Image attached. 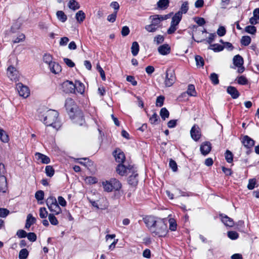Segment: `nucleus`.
I'll use <instances>...</instances> for the list:
<instances>
[{
  "instance_id": "obj_8",
  "label": "nucleus",
  "mask_w": 259,
  "mask_h": 259,
  "mask_svg": "<svg viewBox=\"0 0 259 259\" xmlns=\"http://www.w3.org/2000/svg\"><path fill=\"white\" fill-rule=\"evenodd\" d=\"M168 18L169 16L167 15H155L150 17V19L151 20V23H152L155 27H157V28L159 27V24L161 21L166 20Z\"/></svg>"
},
{
  "instance_id": "obj_14",
  "label": "nucleus",
  "mask_w": 259,
  "mask_h": 259,
  "mask_svg": "<svg viewBox=\"0 0 259 259\" xmlns=\"http://www.w3.org/2000/svg\"><path fill=\"white\" fill-rule=\"evenodd\" d=\"M65 106L68 112L73 113L74 112L76 106L72 99L67 98L66 100Z\"/></svg>"
},
{
  "instance_id": "obj_55",
  "label": "nucleus",
  "mask_w": 259,
  "mask_h": 259,
  "mask_svg": "<svg viewBox=\"0 0 259 259\" xmlns=\"http://www.w3.org/2000/svg\"><path fill=\"white\" fill-rule=\"evenodd\" d=\"M26 236L30 241L34 242L36 240V235L34 233H29L27 234Z\"/></svg>"
},
{
  "instance_id": "obj_56",
  "label": "nucleus",
  "mask_w": 259,
  "mask_h": 259,
  "mask_svg": "<svg viewBox=\"0 0 259 259\" xmlns=\"http://www.w3.org/2000/svg\"><path fill=\"white\" fill-rule=\"evenodd\" d=\"M256 180L255 179H250L249 180V182L247 185V188L249 190H252L254 188Z\"/></svg>"
},
{
  "instance_id": "obj_36",
  "label": "nucleus",
  "mask_w": 259,
  "mask_h": 259,
  "mask_svg": "<svg viewBox=\"0 0 259 259\" xmlns=\"http://www.w3.org/2000/svg\"><path fill=\"white\" fill-rule=\"evenodd\" d=\"M55 215L56 214L50 213L48 215V219L52 225L56 226L59 224V222Z\"/></svg>"
},
{
  "instance_id": "obj_43",
  "label": "nucleus",
  "mask_w": 259,
  "mask_h": 259,
  "mask_svg": "<svg viewBox=\"0 0 259 259\" xmlns=\"http://www.w3.org/2000/svg\"><path fill=\"white\" fill-rule=\"evenodd\" d=\"M164 40V36L162 35H157L155 36L153 39V42L156 45L162 44Z\"/></svg>"
},
{
  "instance_id": "obj_42",
  "label": "nucleus",
  "mask_w": 259,
  "mask_h": 259,
  "mask_svg": "<svg viewBox=\"0 0 259 259\" xmlns=\"http://www.w3.org/2000/svg\"><path fill=\"white\" fill-rule=\"evenodd\" d=\"M251 42V38L249 36H243L241 39V43L242 45L247 46Z\"/></svg>"
},
{
  "instance_id": "obj_29",
  "label": "nucleus",
  "mask_w": 259,
  "mask_h": 259,
  "mask_svg": "<svg viewBox=\"0 0 259 259\" xmlns=\"http://www.w3.org/2000/svg\"><path fill=\"white\" fill-rule=\"evenodd\" d=\"M131 51L133 56H136L138 55L139 51V46L137 41L133 42L131 47Z\"/></svg>"
},
{
  "instance_id": "obj_39",
  "label": "nucleus",
  "mask_w": 259,
  "mask_h": 259,
  "mask_svg": "<svg viewBox=\"0 0 259 259\" xmlns=\"http://www.w3.org/2000/svg\"><path fill=\"white\" fill-rule=\"evenodd\" d=\"M45 172L47 176L52 177L55 173L54 169L51 165H47L45 168Z\"/></svg>"
},
{
  "instance_id": "obj_46",
  "label": "nucleus",
  "mask_w": 259,
  "mask_h": 259,
  "mask_svg": "<svg viewBox=\"0 0 259 259\" xmlns=\"http://www.w3.org/2000/svg\"><path fill=\"white\" fill-rule=\"evenodd\" d=\"M28 255V251L26 249H22L19 252V257L20 259H26Z\"/></svg>"
},
{
  "instance_id": "obj_48",
  "label": "nucleus",
  "mask_w": 259,
  "mask_h": 259,
  "mask_svg": "<svg viewBox=\"0 0 259 259\" xmlns=\"http://www.w3.org/2000/svg\"><path fill=\"white\" fill-rule=\"evenodd\" d=\"M245 30L246 32L253 34L256 31V27L254 26H247L245 28Z\"/></svg>"
},
{
  "instance_id": "obj_1",
  "label": "nucleus",
  "mask_w": 259,
  "mask_h": 259,
  "mask_svg": "<svg viewBox=\"0 0 259 259\" xmlns=\"http://www.w3.org/2000/svg\"><path fill=\"white\" fill-rule=\"evenodd\" d=\"M146 226L154 236L164 237L168 233L166 219L156 218L153 216H146L143 219Z\"/></svg>"
},
{
  "instance_id": "obj_50",
  "label": "nucleus",
  "mask_w": 259,
  "mask_h": 259,
  "mask_svg": "<svg viewBox=\"0 0 259 259\" xmlns=\"http://www.w3.org/2000/svg\"><path fill=\"white\" fill-rule=\"evenodd\" d=\"M210 78L214 84H218L219 83L218 75L215 73H212L210 75Z\"/></svg>"
},
{
  "instance_id": "obj_16",
  "label": "nucleus",
  "mask_w": 259,
  "mask_h": 259,
  "mask_svg": "<svg viewBox=\"0 0 259 259\" xmlns=\"http://www.w3.org/2000/svg\"><path fill=\"white\" fill-rule=\"evenodd\" d=\"M114 156L117 162L122 163L125 160V156L123 152L120 149H116L114 152Z\"/></svg>"
},
{
  "instance_id": "obj_24",
  "label": "nucleus",
  "mask_w": 259,
  "mask_h": 259,
  "mask_svg": "<svg viewBox=\"0 0 259 259\" xmlns=\"http://www.w3.org/2000/svg\"><path fill=\"white\" fill-rule=\"evenodd\" d=\"M36 219L32 216L31 214H28L27 217V219L25 224V228L28 229L30 226L35 223Z\"/></svg>"
},
{
  "instance_id": "obj_5",
  "label": "nucleus",
  "mask_w": 259,
  "mask_h": 259,
  "mask_svg": "<svg viewBox=\"0 0 259 259\" xmlns=\"http://www.w3.org/2000/svg\"><path fill=\"white\" fill-rule=\"evenodd\" d=\"M192 29L193 38L197 42H201L204 38L202 35L206 32V30L204 29L203 30H199L196 26H193Z\"/></svg>"
},
{
  "instance_id": "obj_49",
  "label": "nucleus",
  "mask_w": 259,
  "mask_h": 259,
  "mask_svg": "<svg viewBox=\"0 0 259 259\" xmlns=\"http://www.w3.org/2000/svg\"><path fill=\"white\" fill-rule=\"evenodd\" d=\"M195 61L197 67H202L204 65V61L203 58L201 56H196Z\"/></svg>"
},
{
  "instance_id": "obj_34",
  "label": "nucleus",
  "mask_w": 259,
  "mask_h": 259,
  "mask_svg": "<svg viewBox=\"0 0 259 259\" xmlns=\"http://www.w3.org/2000/svg\"><path fill=\"white\" fill-rule=\"evenodd\" d=\"M208 49L213 50L214 52H220L224 49V47L221 45L215 44L213 45H210L208 47Z\"/></svg>"
},
{
  "instance_id": "obj_7",
  "label": "nucleus",
  "mask_w": 259,
  "mask_h": 259,
  "mask_svg": "<svg viewBox=\"0 0 259 259\" xmlns=\"http://www.w3.org/2000/svg\"><path fill=\"white\" fill-rule=\"evenodd\" d=\"M176 81V76L174 71L167 70L166 72L164 84L167 87H171Z\"/></svg>"
},
{
  "instance_id": "obj_12",
  "label": "nucleus",
  "mask_w": 259,
  "mask_h": 259,
  "mask_svg": "<svg viewBox=\"0 0 259 259\" xmlns=\"http://www.w3.org/2000/svg\"><path fill=\"white\" fill-rule=\"evenodd\" d=\"M190 134L192 138L195 141H198L201 137L200 130L199 127L196 125L192 127Z\"/></svg>"
},
{
  "instance_id": "obj_35",
  "label": "nucleus",
  "mask_w": 259,
  "mask_h": 259,
  "mask_svg": "<svg viewBox=\"0 0 259 259\" xmlns=\"http://www.w3.org/2000/svg\"><path fill=\"white\" fill-rule=\"evenodd\" d=\"M43 61L49 66L50 64H52L53 62V57L50 54H45L43 56Z\"/></svg>"
},
{
  "instance_id": "obj_40",
  "label": "nucleus",
  "mask_w": 259,
  "mask_h": 259,
  "mask_svg": "<svg viewBox=\"0 0 259 259\" xmlns=\"http://www.w3.org/2000/svg\"><path fill=\"white\" fill-rule=\"evenodd\" d=\"M168 222H169V230L172 231H176L177 229V226L176 221L174 219L170 218L169 219Z\"/></svg>"
},
{
  "instance_id": "obj_47",
  "label": "nucleus",
  "mask_w": 259,
  "mask_h": 259,
  "mask_svg": "<svg viewBox=\"0 0 259 259\" xmlns=\"http://www.w3.org/2000/svg\"><path fill=\"white\" fill-rule=\"evenodd\" d=\"M145 29L149 32H155L158 28L151 23L150 24L146 25Z\"/></svg>"
},
{
  "instance_id": "obj_25",
  "label": "nucleus",
  "mask_w": 259,
  "mask_h": 259,
  "mask_svg": "<svg viewBox=\"0 0 259 259\" xmlns=\"http://www.w3.org/2000/svg\"><path fill=\"white\" fill-rule=\"evenodd\" d=\"M222 221L226 226L232 227L234 225L233 220L227 215L222 216Z\"/></svg>"
},
{
  "instance_id": "obj_13",
  "label": "nucleus",
  "mask_w": 259,
  "mask_h": 259,
  "mask_svg": "<svg viewBox=\"0 0 259 259\" xmlns=\"http://www.w3.org/2000/svg\"><path fill=\"white\" fill-rule=\"evenodd\" d=\"M35 157L38 163L43 164H48L50 162V158L46 155L41 154L39 152H36L35 154Z\"/></svg>"
},
{
  "instance_id": "obj_2",
  "label": "nucleus",
  "mask_w": 259,
  "mask_h": 259,
  "mask_svg": "<svg viewBox=\"0 0 259 259\" xmlns=\"http://www.w3.org/2000/svg\"><path fill=\"white\" fill-rule=\"evenodd\" d=\"M58 112L54 110H44L39 113V119L47 126H51L56 130L61 127V123L58 119Z\"/></svg>"
},
{
  "instance_id": "obj_26",
  "label": "nucleus",
  "mask_w": 259,
  "mask_h": 259,
  "mask_svg": "<svg viewBox=\"0 0 259 259\" xmlns=\"http://www.w3.org/2000/svg\"><path fill=\"white\" fill-rule=\"evenodd\" d=\"M182 15L180 13H176L172 18L171 23L178 26L182 19Z\"/></svg>"
},
{
  "instance_id": "obj_37",
  "label": "nucleus",
  "mask_w": 259,
  "mask_h": 259,
  "mask_svg": "<svg viewBox=\"0 0 259 259\" xmlns=\"http://www.w3.org/2000/svg\"><path fill=\"white\" fill-rule=\"evenodd\" d=\"M169 4V0H159L157 3L158 7L162 9H166Z\"/></svg>"
},
{
  "instance_id": "obj_54",
  "label": "nucleus",
  "mask_w": 259,
  "mask_h": 259,
  "mask_svg": "<svg viewBox=\"0 0 259 259\" xmlns=\"http://www.w3.org/2000/svg\"><path fill=\"white\" fill-rule=\"evenodd\" d=\"M225 158L227 161L229 163H231L233 161V155L229 150L226 151Z\"/></svg>"
},
{
  "instance_id": "obj_28",
  "label": "nucleus",
  "mask_w": 259,
  "mask_h": 259,
  "mask_svg": "<svg viewBox=\"0 0 259 259\" xmlns=\"http://www.w3.org/2000/svg\"><path fill=\"white\" fill-rule=\"evenodd\" d=\"M0 140L4 143H8L9 140V136L5 131L0 128Z\"/></svg>"
},
{
  "instance_id": "obj_58",
  "label": "nucleus",
  "mask_w": 259,
  "mask_h": 259,
  "mask_svg": "<svg viewBox=\"0 0 259 259\" xmlns=\"http://www.w3.org/2000/svg\"><path fill=\"white\" fill-rule=\"evenodd\" d=\"M164 98L163 96H159L156 99V105L158 107H161L164 102Z\"/></svg>"
},
{
  "instance_id": "obj_53",
  "label": "nucleus",
  "mask_w": 259,
  "mask_h": 259,
  "mask_svg": "<svg viewBox=\"0 0 259 259\" xmlns=\"http://www.w3.org/2000/svg\"><path fill=\"white\" fill-rule=\"evenodd\" d=\"M44 197V193L42 191L39 190L35 193V197L38 201L43 200Z\"/></svg>"
},
{
  "instance_id": "obj_27",
  "label": "nucleus",
  "mask_w": 259,
  "mask_h": 259,
  "mask_svg": "<svg viewBox=\"0 0 259 259\" xmlns=\"http://www.w3.org/2000/svg\"><path fill=\"white\" fill-rule=\"evenodd\" d=\"M85 15L82 11H78L75 15V18L79 23H81L85 19Z\"/></svg>"
},
{
  "instance_id": "obj_62",
  "label": "nucleus",
  "mask_w": 259,
  "mask_h": 259,
  "mask_svg": "<svg viewBox=\"0 0 259 259\" xmlns=\"http://www.w3.org/2000/svg\"><path fill=\"white\" fill-rule=\"evenodd\" d=\"M69 38L67 37H63L61 38L59 41V45L60 46H65L69 42Z\"/></svg>"
},
{
  "instance_id": "obj_4",
  "label": "nucleus",
  "mask_w": 259,
  "mask_h": 259,
  "mask_svg": "<svg viewBox=\"0 0 259 259\" xmlns=\"http://www.w3.org/2000/svg\"><path fill=\"white\" fill-rule=\"evenodd\" d=\"M46 204L49 210L52 212V214L58 215L61 213L62 210L58 205L56 198L50 196L46 200Z\"/></svg>"
},
{
  "instance_id": "obj_52",
  "label": "nucleus",
  "mask_w": 259,
  "mask_h": 259,
  "mask_svg": "<svg viewBox=\"0 0 259 259\" xmlns=\"http://www.w3.org/2000/svg\"><path fill=\"white\" fill-rule=\"evenodd\" d=\"M159 118L158 115L154 113L151 117H150L149 120L151 124H156L159 120Z\"/></svg>"
},
{
  "instance_id": "obj_38",
  "label": "nucleus",
  "mask_w": 259,
  "mask_h": 259,
  "mask_svg": "<svg viewBox=\"0 0 259 259\" xmlns=\"http://www.w3.org/2000/svg\"><path fill=\"white\" fill-rule=\"evenodd\" d=\"M188 10V3L187 2H185L182 4L180 10L177 13H180L182 15L183 14L186 13Z\"/></svg>"
},
{
  "instance_id": "obj_19",
  "label": "nucleus",
  "mask_w": 259,
  "mask_h": 259,
  "mask_svg": "<svg viewBox=\"0 0 259 259\" xmlns=\"http://www.w3.org/2000/svg\"><path fill=\"white\" fill-rule=\"evenodd\" d=\"M49 67L51 72L55 74L59 73L62 70L61 66L55 62L50 64Z\"/></svg>"
},
{
  "instance_id": "obj_23",
  "label": "nucleus",
  "mask_w": 259,
  "mask_h": 259,
  "mask_svg": "<svg viewBox=\"0 0 259 259\" xmlns=\"http://www.w3.org/2000/svg\"><path fill=\"white\" fill-rule=\"evenodd\" d=\"M227 93L230 94L233 99L237 98L240 94L237 89L234 87H229L227 88Z\"/></svg>"
},
{
  "instance_id": "obj_61",
  "label": "nucleus",
  "mask_w": 259,
  "mask_h": 259,
  "mask_svg": "<svg viewBox=\"0 0 259 259\" xmlns=\"http://www.w3.org/2000/svg\"><path fill=\"white\" fill-rule=\"evenodd\" d=\"M9 213V211L6 208H0V217L5 218Z\"/></svg>"
},
{
  "instance_id": "obj_45",
  "label": "nucleus",
  "mask_w": 259,
  "mask_h": 259,
  "mask_svg": "<svg viewBox=\"0 0 259 259\" xmlns=\"http://www.w3.org/2000/svg\"><path fill=\"white\" fill-rule=\"evenodd\" d=\"M160 115L161 118L165 120V118L169 116V112L165 108H162L160 110Z\"/></svg>"
},
{
  "instance_id": "obj_17",
  "label": "nucleus",
  "mask_w": 259,
  "mask_h": 259,
  "mask_svg": "<svg viewBox=\"0 0 259 259\" xmlns=\"http://www.w3.org/2000/svg\"><path fill=\"white\" fill-rule=\"evenodd\" d=\"M158 52L161 55H167L170 52L171 48L169 45L164 44L158 48Z\"/></svg>"
},
{
  "instance_id": "obj_20",
  "label": "nucleus",
  "mask_w": 259,
  "mask_h": 259,
  "mask_svg": "<svg viewBox=\"0 0 259 259\" xmlns=\"http://www.w3.org/2000/svg\"><path fill=\"white\" fill-rule=\"evenodd\" d=\"M8 77L11 80H16L17 78V71L16 68L13 66H9L7 69Z\"/></svg>"
},
{
  "instance_id": "obj_44",
  "label": "nucleus",
  "mask_w": 259,
  "mask_h": 259,
  "mask_svg": "<svg viewBox=\"0 0 259 259\" xmlns=\"http://www.w3.org/2000/svg\"><path fill=\"white\" fill-rule=\"evenodd\" d=\"M48 211L45 207H40L39 209V215L41 219L46 218L48 215Z\"/></svg>"
},
{
  "instance_id": "obj_59",
  "label": "nucleus",
  "mask_w": 259,
  "mask_h": 259,
  "mask_svg": "<svg viewBox=\"0 0 259 259\" xmlns=\"http://www.w3.org/2000/svg\"><path fill=\"white\" fill-rule=\"evenodd\" d=\"M75 121L79 125L83 124L84 121L81 113H79L78 115H75Z\"/></svg>"
},
{
  "instance_id": "obj_64",
  "label": "nucleus",
  "mask_w": 259,
  "mask_h": 259,
  "mask_svg": "<svg viewBox=\"0 0 259 259\" xmlns=\"http://www.w3.org/2000/svg\"><path fill=\"white\" fill-rule=\"evenodd\" d=\"M16 235L19 238H22L26 237L27 233L23 230H19L17 231Z\"/></svg>"
},
{
  "instance_id": "obj_41",
  "label": "nucleus",
  "mask_w": 259,
  "mask_h": 259,
  "mask_svg": "<svg viewBox=\"0 0 259 259\" xmlns=\"http://www.w3.org/2000/svg\"><path fill=\"white\" fill-rule=\"evenodd\" d=\"M84 181L87 184H96L97 182V179L94 177H87L84 179Z\"/></svg>"
},
{
  "instance_id": "obj_33",
  "label": "nucleus",
  "mask_w": 259,
  "mask_h": 259,
  "mask_svg": "<svg viewBox=\"0 0 259 259\" xmlns=\"http://www.w3.org/2000/svg\"><path fill=\"white\" fill-rule=\"evenodd\" d=\"M58 19L62 22H65L67 20V16L62 11H58L56 13Z\"/></svg>"
},
{
  "instance_id": "obj_30",
  "label": "nucleus",
  "mask_w": 259,
  "mask_h": 259,
  "mask_svg": "<svg viewBox=\"0 0 259 259\" xmlns=\"http://www.w3.org/2000/svg\"><path fill=\"white\" fill-rule=\"evenodd\" d=\"M134 169H133V171L131 172H133V174L131 175L128 178V182L131 185H136L138 183L137 179L136 178L138 175L135 174L134 172Z\"/></svg>"
},
{
  "instance_id": "obj_31",
  "label": "nucleus",
  "mask_w": 259,
  "mask_h": 259,
  "mask_svg": "<svg viewBox=\"0 0 259 259\" xmlns=\"http://www.w3.org/2000/svg\"><path fill=\"white\" fill-rule=\"evenodd\" d=\"M68 7L73 11L76 10L80 8L78 2L75 0H70L68 3Z\"/></svg>"
},
{
  "instance_id": "obj_57",
  "label": "nucleus",
  "mask_w": 259,
  "mask_h": 259,
  "mask_svg": "<svg viewBox=\"0 0 259 259\" xmlns=\"http://www.w3.org/2000/svg\"><path fill=\"white\" fill-rule=\"evenodd\" d=\"M237 82L242 85L246 84L247 83V79L243 76H240L237 78Z\"/></svg>"
},
{
  "instance_id": "obj_21",
  "label": "nucleus",
  "mask_w": 259,
  "mask_h": 259,
  "mask_svg": "<svg viewBox=\"0 0 259 259\" xmlns=\"http://www.w3.org/2000/svg\"><path fill=\"white\" fill-rule=\"evenodd\" d=\"M7 179L4 176H0V192L5 193L7 190Z\"/></svg>"
},
{
  "instance_id": "obj_60",
  "label": "nucleus",
  "mask_w": 259,
  "mask_h": 259,
  "mask_svg": "<svg viewBox=\"0 0 259 259\" xmlns=\"http://www.w3.org/2000/svg\"><path fill=\"white\" fill-rule=\"evenodd\" d=\"M25 36L23 34H20L19 36L13 40L14 43H18L23 41L25 39Z\"/></svg>"
},
{
  "instance_id": "obj_9",
  "label": "nucleus",
  "mask_w": 259,
  "mask_h": 259,
  "mask_svg": "<svg viewBox=\"0 0 259 259\" xmlns=\"http://www.w3.org/2000/svg\"><path fill=\"white\" fill-rule=\"evenodd\" d=\"M16 89L19 95L24 98L28 97L30 94V91L28 88L24 85L21 83H18L16 85Z\"/></svg>"
},
{
  "instance_id": "obj_63",
  "label": "nucleus",
  "mask_w": 259,
  "mask_h": 259,
  "mask_svg": "<svg viewBox=\"0 0 259 259\" xmlns=\"http://www.w3.org/2000/svg\"><path fill=\"white\" fill-rule=\"evenodd\" d=\"M194 19L197 24H198L199 26H202L205 23V21L203 18L195 17L194 18Z\"/></svg>"
},
{
  "instance_id": "obj_18",
  "label": "nucleus",
  "mask_w": 259,
  "mask_h": 259,
  "mask_svg": "<svg viewBox=\"0 0 259 259\" xmlns=\"http://www.w3.org/2000/svg\"><path fill=\"white\" fill-rule=\"evenodd\" d=\"M74 90L80 94L82 95L85 91V86L84 84L79 80H75L74 83Z\"/></svg>"
},
{
  "instance_id": "obj_51",
  "label": "nucleus",
  "mask_w": 259,
  "mask_h": 259,
  "mask_svg": "<svg viewBox=\"0 0 259 259\" xmlns=\"http://www.w3.org/2000/svg\"><path fill=\"white\" fill-rule=\"evenodd\" d=\"M228 236L232 240H235L238 238L239 235L235 231H229L228 232Z\"/></svg>"
},
{
  "instance_id": "obj_6",
  "label": "nucleus",
  "mask_w": 259,
  "mask_h": 259,
  "mask_svg": "<svg viewBox=\"0 0 259 259\" xmlns=\"http://www.w3.org/2000/svg\"><path fill=\"white\" fill-rule=\"evenodd\" d=\"M234 65L238 68L237 71L239 73H242L244 71V67L243 66V59L239 55L235 56L233 59Z\"/></svg>"
},
{
  "instance_id": "obj_22",
  "label": "nucleus",
  "mask_w": 259,
  "mask_h": 259,
  "mask_svg": "<svg viewBox=\"0 0 259 259\" xmlns=\"http://www.w3.org/2000/svg\"><path fill=\"white\" fill-rule=\"evenodd\" d=\"M243 145L247 148H250L254 144V141L247 136H245L242 139Z\"/></svg>"
},
{
  "instance_id": "obj_11",
  "label": "nucleus",
  "mask_w": 259,
  "mask_h": 259,
  "mask_svg": "<svg viewBox=\"0 0 259 259\" xmlns=\"http://www.w3.org/2000/svg\"><path fill=\"white\" fill-rule=\"evenodd\" d=\"M62 88L64 91L66 93H74V83L73 82L66 80L64 81L62 83Z\"/></svg>"
},
{
  "instance_id": "obj_15",
  "label": "nucleus",
  "mask_w": 259,
  "mask_h": 259,
  "mask_svg": "<svg viewBox=\"0 0 259 259\" xmlns=\"http://www.w3.org/2000/svg\"><path fill=\"white\" fill-rule=\"evenodd\" d=\"M211 149V144L208 142L202 143L200 147L201 153L203 155L208 154L210 152Z\"/></svg>"
},
{
  "instance_id": "obj_32",
  "label": "nucleus",
  "mask_w": 259,
  "mask_h": 259,
  "mask_svg": "<svg viewBox=\"0 0 259 259\" xmlns=\"http://www.w3.org/2000/svg\"><path fill=\"white\" fill-rule=\"evenodd\" d=\"M186 93L190 96H196L197 93L194 85L193 84H189L188 87V89Z\"/></svg>"
},
{
  "instance_id": "obj_3",
  "label": "nucleus",
  "mask_w": 259,
  "mask_h": 259,
  "mask_svg": "<svg viewBox=\"0 0 259 259\" xmlns=\"http://www.w3.org/2000/svg\"><path fill=\"white\" fill-rule=\"evenodd\" d=\"M102 185L104 190L107 192L118 191L121 188V184L115 179H111L109 181H103L102 183Z\"/></svg>"
},
{
  "instance_id": "obj_10",
  "label": "nucleus",
  "mask_w": 259,
  "mask_h": 259,
  "mask_svg": "<svg viewBox=\"0 0 259 259\" xmlns=\"http://www.w3.org/2000/svg\"><path fill=\"white\" fill-rule=\"evenodd\" d=\"M133 171V167L130 166L126 167L122 163L119 164L116 168L117 172L120 176H123L125 174L128 175Z\"/></svg>"
}]
</instances>
